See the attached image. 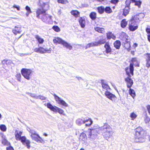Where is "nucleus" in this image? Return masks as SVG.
Returning <instances> with one entry per match:
<instances>
[{"label": "nucleus", "mask_w": 150, "mask_h": 150, "mask_svg": "<svg viewBox=\"0 0 150 150\" xmlns=\"http://www.w3.org/2000/svg\"><path fill=\"white\" fill-rule=\"evenodd\" d=\"M139 15L136 14L132 16L129 20L128 29L131 31H134L138 28V21L139 20Z\"/></svg>", "instance_id": "obj_1"}, {"label": "nucleus", "mask_w": 150, "mask_h": 150, "mask_svg": "<svg viewBox=\"0 0 150 150\" xmlns=\"http://www.w3.org/2000/svg\"><path fill=\"white\" fill-rule=\"evenodd\" d=\"M38 4L42 8H39L36 10V17L40 18V15L42 16L46 13V10L44 9L46 6H48V2L46 0H39Z\"/></svg>", "instance_id": "obj_2"}, {"label": "nucleus", "mask_w": 150, "mask_h": 150, "mask_svg": "<svg viewBox=\"0 0 150 150\" xmlns=\"http://www.w3.org/2000/svg\"><path fill=\"white\" fill-rule=\"evenodd\" d=\"M101 83L103 90L105 91V96L109 99L115 101L117 99L116 96L110 92L108 91V90L110 89L109 86L103 80H101Z\"/></svg>", "instance_id": "obj_3"}, {"label": "nucleus", "mask_w": 150, "mask_h": 150, "mask_svg": "<svg viewBox=\"0 0 150 150\" xmlns=\"http://www.w3.org/2000/svg\"><path fill=\"white\" fill-rule=\"evenodd\" d=\"M22 132H15L16 139L17 140L20 141L22 144L26 146L28 149L30 148V141L26 139V137L24 136H21Z\"/></svg>", "instance_id": "obj_4"}, {"label": "nucleus", "mask_w": 150, "mask_h": 150, "mask_svg": "<svg viewBox=\"0 0 150 150\" xmlns=\"http://www.w3.org/2000/svg\"><path fill=\"white\" fill-rule=\"evenodd\" d=\"M145 137L144 132H136L134 141L136 142H143L145 141Z\"/></svg>", "instance_id": "obj_5"}, {"label": "nucleus", "mask_w": 150, "mask_h": 150, "mask_svg": "<svg viewBox=\"0 0 150 150\" xmlns=\"http://www.w3.org/2000/svg\"><path fill=\"white\" fill-rule=\"evenodd\" d=\"M32 72L31 69L26 68H23L21 70V73L23 76L28 80L30 79V76Z\"/></svg>", "instance_id": "obj_6"}, {"label": "nucleus", "mask_w": 150, "mask_h": 150, "mask_svg": "<svg viewBox=\"0 0 150 150\" xmlns=\"http://www.w3.org/2000/svg\"><path fill=\"white\" fill-rule=\"evenodd\" d=\"M125 3L126 5L123 9L122 15L125 17L129 14L130 10V0H126Z\"/></svg>", "instance_id": "obj_7"}, {"label": "nucleus", "mask_w": 150, "mask_h": 150, "mask_svg": "<svg viewBox=\"0 0 150 150\" xmlns=\"http://www.w3.org/2000/svg\"><path fill=\"white\" fill-rule=\"evenodd\" d=\"M134 67L131 64L125 68V71L127 76H133L134 75Z\"/></svg>", "instance_id": "obj_8"}, {"label": "nucleus", "mask_w": 150, "mask_h": 150, "mask_svg": "<svg viewBox=\"0 0 150 150\" xmlns=\"http://www.w3.org/2000/svg\"><path fill=\"white\" fill-rule=\"evenodd\" d=\"M51 51V48L49 49H45L42 47H39L36 48L34 50L35 52L39 53L41 54H44L46 53H50Z\"/></svg>", "instance_id": "obj_9"}, {"label": "nucleus", "mask_w": 150, "mask_h": 150, "mask_svg": "<svg viewBox=\"0 0 150 150\" xmlns=\"http://www.w3.org/2000/svg\"><path fill=\"white\" fill-rule=\"evenodd\" d=\"M30 136L33 140L37 142L42 143L43 144H44L45 142L39 136L38 134H36L35 133H32Z\"/></svg>", "instance_id": "obj_10"}, {"label": "nucleus", "mask_w": 150, "mask_h": 150, "mask_svg": "<svg viewBox=\"0 0 150 150\" xmlns=\"http://www.w3.org/2000/svg\"><path fill=\"white\" fill-rule=\"evenodd\" d=\"M86 122H89V123H86V126H90L93 123V121L90 118H88L85 120H83L81 119H79L76 121L77 124L79 125H80L82 123H85Z\"/></svg>", "instance_id": "obj_11"}, {"label": "nucleus", "mask_w": 150, "mask_h": 150, "mask_svg": "<svg viewBox=\"0 0 150 150\" xmlns=\"http://www.w3.org/2000/svg\"><path fill=\"white\" fill-rule=\"evenodd\" d=\"M132 76H127L125 79V81L128 88H131L133 84V81L131 77Z\"/></svg>", "instance_id": "obj_12"}, {"label": "nucleus", "mask_w": 150, "mask_h": 150, "mask_svg": "<svg viewBox=\"0 0 150 150\" xmlns=\"http://www.w3.org/2000/svg\"><path fill=\"white\" fill-rule=\"evenodd\" d=\"M52 16L50 15L45 13L43 15L41 18L42 20L44 22H49L51 19Z\"/></svg>", "instance_id": "obj_13"}, {"label": "nucleus", "mask_w": 150, "mask_h": 150, "mask_svg": "<svg viewBox=\"0 0 150 150\" xmlns=\"http://www.w3.org/2000/svg\"><path fill=\"white\" fill-rule=\"evenodd\" d=\"M129 62L130 63L129 64H131L133 66L134 65L136 67H139V62L136 57L132 58L129 61Z\"/></svg>", "instance_id": "obj_14"}, {"label": "nucleus", "mask_w": 150, "mask_h": 150, "mask_svg": "<svg viewBox=\"0 0 150 150\" xmlns=\"http://www.w3.org/2000/svg\"><path fill=\"white\" fill-rule=\"evenodd\" d=\"M78 22L81 28H85L86 25V21L84 16L80 17L78 19Z\"/></svg>", "instance_id": "obj_15"}, {"label": "nucleus", "mask_w": 150, "mask_h": 150, "mask_svg": "<svg viewBox=\"0 0 150 150\" xmlns=\"http://www.w3.org/2000/svg\"><path fill=\"white\" fill-rule=\"evenodd\" d=\"M106 34L107 40H110L111 39H112L113 40H115L116 37L112 32H108Z\"/></svg>", "instance_id": "obj_16"}, {"label": "nucleus", "mask_w": 150, "mask_h": 150, "mask_svg": "<svg viewBox=\"0 0 150 150\" xmlns=\"http://www.w3.org/2000/svg\"><path fill=\"white\" fill-rule=\"evenodd\" d=\"M145 56L146 58V66L147 68H149L150 67V53H146Z\"/></svg>", "instance_id": "obj_17"}, {"label": "nucleus", "mask_w": 150, "mask_h": 150, "mask_svg": "<svg viewBox=\"0 0 150 150\" xmlns=\"http://www.w3.org/2000/svg\"><path fill=\"white\" fill-rule=\"evenodd\" d=\"M47 106L51 110L57 113V112L58 108L56 106H53L50 103H48L47 104Z\"/></svg>", "instance_id": "obj_18"}, {"label": "nucleus", "mask_w": 150, "mask_h": 150, "mask_svg": "<svg viewBox=\"0 0 150 150\" xmlns=\"http://www.w3.org/2000/svg\"><path fill=\"white\" fill-rule=\"evenodd\" d=\"M105 48V52L106 53H110L112 52V49L108 42H106L104 45Z\"/></svg>", "instance_id": "obj_19"}, {"label": "nucleus", "mask_w": 150, "mask_h": 150, "mask_svg": "<svg viewBox=\"0 0 150 150\" xmlns=\"http://www.w3.org/2000/svg\"><path fill=\"white\" fill-rule=\"evenodd\" d=\"M12 31L13 33L16 35L20 34L22 32L21 28L19 27L16 26L12 30Z\"/></svg>", "instance_id": "obj_20"}, {"label": "nucleus", "mask_w": 150, "mask_h": 150, "mask_svg": "<svg viewBox=\"0 0 150 150\" xmlns=\"http://www.w3.org/2000/svg\"><path fill=\"white\" fill-rule=\"evenodd\" d=\"M64 41L63 40L59 37L55 38L53 40L54 44L56 45L58 44H61L62 45Z\"/></svg>", "instance_id": "obj_21"}, {"label": "nucleus", "mask_w": 150, "mask_h": 150, "mask_svg": "<svg viewBox=\"0 0 150 150\" xmlns=\"http://www.w3.org/2000/svg\"><path fill=\"white\" fill-rule=\"evenodd\" d=\"M94 29L96 31L100 33L103 34L105 32V29L103 28L96 27L94 28Z\"/></svg>", "instance_id": "obj_22"}, {"label": "nucleus", "mask_w": 150, "mask_h": 150, "mask_svg": "<svg viewBox=\"0 0 150 150\" xmlns=\"http://www.w3.org/2000/svg\"><path fill=\"white\" fill-rule=\"evenodd\" d=\"M71 14L75 18L79 17L80 15V13L77 10H72L71 12Z\"/></svg>", "instance_id": "obj_23"}, {"label": "nucleus", "mask_w": 150, "mask_h": 150, "mask_svg": "<svg viewBox=\"0 0 150 150\" xmlns=\"http://www.w3.org/2000/svg\"><path fill=\"white\" fill-rule=\"evenodd\" d=\"M113 45L114 47L117 49L119 50L120 49L121 45V43L120 41L116 40L114 42Z\"/></svg>", "instance_id": "obj_24"}, {"label": "nucleus", "mask_w": 150, "mask_h": 150, "mask_svg": "<svg viewBox=\"0 0 150 150\" xmlns=\"http://www.w3.org/2000/svg\"><path fill=\"white\" fill-rule=\"evenodd\" d=\"M127 25V21L125 19H122L120 22V26L122 28H124L126 27Z\"/></svg>", "instance_id": "obj_25"}, {"label": "nucleus", "mask_w": 150, "mask_h": 150, "mask_svg": "<svg viewBox=\"0 0 150 150\" xmlns=\"http://www.w3.org/2000/svg\"><path fill=\"white\" fill-rule=\"evenodd\" d=\"M1 134L2 135V143L4 145H8L10 144V143L8 142L6 139H5V137L4 136L2 133H1Z\"/></svg>", "instance_id": "obj_26"}, {"label": "nucleus", "mask_w": 150, "mask_h": 150, "mask_svg": "<svg viewBox=\"0 0 150 150\" xmlns=\"http://www.w3.org/2000/svg\"><path fill=\"white\" fill-rule=\"evenodd\" d=\"M35 38L37 40L39 44H42L44 41V39L43 38H41L38 35H35Z\"/></svg>", "instance_id": "obj_27"}, {"label": "nucleus", "mask_w": 150, "mask_h": 150, "mask_svg": "<svg viewBox=\"0 0 150 150\" xmlns=\"http://www.w3.org/2000/svg\"><path fill=\"white\" fill-rule=\"evenodd\" d=\"M64 47L69 50H71L72 48V47L70 44L64 40L62 44Z\"/></svg>", "instance_id": "obj_28"}, {"label": "nucleus", "mask_w": 150, "mask_h": 150, "mask_svg": "<svg viewBox=\"0 0 150 150\" xmlns=\"http://www.w3.org/2000/svg\"><path fill=\"white\" fill-rule=\"evenodd\" d=\"M89 16L90 18L93 20H95L96 18L97 14L95 12H91Z\"/></svg>", "instance_id": "obj_29"}, {"label": "nucleus", "mask_w": 150, "mask_h": 150, "mask_svg": "<svg viewBox=\"0 0 150 150\" xmlns=\"http://www.w3.org/2000/svg\"><path fill=\"white\" fill-rule=\"evenodd\" d=\"M97 9L98 13L100 14H103L105 11V8L102 6L97 7Z\"/></svg>", "instance_id": "obj_30"}, {"label": "nucleus", "mask_w": 150, "mask_h": 150, "mask_svg": "<svg viewBox=\"0 0 150 150\" xmlns=\"http://www.w3.org/2000/svg\"><path fill=\"white\" fill-rule=\"evenodd\" d=\"M105 12L106 13L110 14L112 12V11L110 7L107 6L105 8Z\"/></svg>", "instance_id": "obj_31"}, {"label": "nucleus", "mask_w": 150, "mask_h": 150, "mask_svg": "<svg viewBox=\"0 0 150 150\" xmlns=\"http://www.w3.org/2000/svg\"><path fill=\"white\" fill-rule=\"evenodd\" d=\"M98 46V45L97 42H93L88 43L87 45V46L89 47L94 46Z\"/></svg>", "instance_id": "obj_32"}, {"label": "nucleus", "mask_w": 150, "mask_h": 150, "mask_svg": "<svg viewBox=\"0 0 150 150\" xmlns=\"http://www.w3.org/2000/svg\"><path fill=\"white\" fill-rule=\"evenodd\" d=\"M129 94L133 97V98H134L136 96L135 92L134 90L130 88H129Z\"/></svg>", "instance_id": "obj_33"}, {"label": "nucleus", "mask_w": 150, "mask_h": 150, "mask_svg": "<svg viewBox=\"0 0 150 150\" xmlns=\"http://www.w3.org/2000/svg\"><path fill=\"white\" fill-rule=\"evenodd\" d=\"M103 134V136L107 140H108V139L111 136L110 132H104Z\"/></svg>", "instance_id": "obj_34"}, {"label": "nucleus", "mask_w": 150, "mask_h": 150, "mask_svg": "<svg viewBox=\"0 0 150 150\" xmlns=\"http://www.w3.org/2000/svg\"><path fill=\"white\" fill-rule=\"evenodd\" d=\"M124 47L127 50H129L130 48V42H126L124 44Z\"/></svg>", "instance_id": "obj_35"}, {"label": "nucleus", "mask_w": 150, "mask_h": 150, "mask_svg": "<svg viewBox=\"0 0 150 150\" xmlns=\"http://www.w3.org/2000/svg\"><path fill=\"white\" fill-rule=\"evenodd\" d=\"M98 45H100L104 44H105L106 42V40L105 39H102L100 40L97 41Z\"/></svg>", "instance_id": "obj_36"}, {"label": "nucleus", "mask_w": 150, "mask_h": 150, "mask_svg": "<svg viewBox=\"0 0 150 150\" xmlns=\"http://www.w3.org/2000/svg\"><path fill=\"white\" fill-rule=\"evenodd\" d=\"M80 139L83 141H85L86 139V136L85 134L82 133L80 136Z\"/></svg>", "instance_id": "obj_37"}, {"label": "nucleus", "mask_w": 150, "mask_h": 150, "mask_svg": "<svg viewBox=\"0 0 150 150\" xmlns=\"http://www.w3.org/2000/svg\"><path fill=\"white\" fill-rule=\"evenodd\" d=\"M137 117V115L134 112H132L130 115V117L132 120H134Z\"/></svg>", "instance_id": "obj_38"}, {"label": "nucleus", "mask_w": 150, "mask_h": 150, "mask_svg": "<svg viewBox=\"0 0 150 150\" xmlns=\"http://www.w3.org/2000/svg\"><path fill=\"white\" fill-rule=\"evenodd\" d=\"M57 1L59 4H63L68 3L67 0H57Z\"/></svg>", "instance_id": "obj_39"}, {"label": "nucleus", "mask_w": 150, "mask_h": 150, "mask_svg": "<svg viewBox=\"0 0 150 150\" xmlns=\"http://www.w3.org/2000/svg\"><path fill=\"white\" fill-rule=\"evenodd\" d=\"M52 28L54 31L57 32H59L60 31V28L57 25L53 26L52 27Z\"/></svg>", "instance_id": "obj_40"}, {"label": "nucleus", "mask_w": 150, "mask_h": 150, "mask_svg": "<svg viewBox=\"0 0 150 150\" xmlns=\"http://www.w3.org/2000/svg\"><path fill=\"white\" fill-rule=\"evenodd\" d=\"M25 9L28 13H26V14L27 16H28L29 14L32 13V12L31 11V9H30V7H29L28 6H26V7H25Z\"/></svg>", "instance_id": "obj_41"}, {"label": "nucleus", "mask_w": 150, "mask_h": 150, "mask_svg": "<svg viewBox=\"0 0 150 150\" xmlns=\"http://www.w3.org/2000/svg\"><path fill=\"white\" fill-rule=\"evenodd\" d=\"M53 96L54 97L55 100L56 102H57L58 103L61 100L60 98L57 96L55 94H54Z\"/></svg>", "instance_id": "obj_42"}, {"label": "nucleus", "mask_w": 150, "mask_h": 150, "mask_svg": "<svg viewBox=\"0 0 150 150\" xmlns=\"http://www.w3.org/2000/svg\"><path fill=\"white\" fill-rule=\"evenodd\" d=\"M58 103L65 107H67L68 106V104L64 100H60Z\"/></svg>", "instance_id": "obj_43"}, {"label": "nucleus", "mask_w": 150, "mask_h": 150, "mask_svg": "<svg viewBox=\"0 0 150 150\" xmlns=\"http://www.w3.org/2000/svg\"><path fill=\"white\" fill-rule=\"evenodd\" d=\"M0 129L2 131H5L6 129V127L5 125H0Z\"/></svg>", "instance_id": "obj_44"}, {"label": "nucleus", "mask_w": 150, "mask_h": 150, "mask_svg": "<svg viewBox=\"0 0 150 150\" xmlns=\"http://www.w3.org/2000/svg\"><path fill=\"white\" fill-rule=\"evenodd\" d=\"M133 2L135 3V5L137 6L139 8L140 7L141 4V2L140 1H135V2Z\"/></svg>", "instance_id": "obj_45"}, {"label": "nucleus", "mask_w": 150, "mask_h": 150, "mask_svg": "<svg viewBox=\"0 0 150 150\" xmlns=\"http://www.w3.org/2000/svg\"><path fill=\"white\" fill-rule=\"evenodd\" d=\"M16 78L18 81H21V75L20 73H19L17 74L16 76Z\"/></svg>", "instance_id": "obj_46"}, {"label": "nucleus", "mask_w": 150, "mask_h": 150, "mask_svg": "<svg viewBox=\"0 0 150 150\" xmlns=\"http://www.w3.org/2000/svg\"><path fill=\"white\" fill-rule=\"evenodd\" d=\"M144 120L146 123H148L150 121V118L147 116H146Z\"/></svg>", "instance_id": "obj_47"}, {"label": "nucleus", "mask_w": 150, "mask_h": 150, "mask_svg": "<svg viewBox=\"0 0 150 150\" xmlns=\"http://www.w3.org/2000/svg\"><path fill=\"white\" fill-rule=\"evenodd\" d=\"M119 2V0H111L110 2L111 3L116 4Z\"/></svg>", "instance_id": "obj_48"}, {"label": "nucleus", "mask_w": 150, "mask_h": 150, "mask_svg": "<svg viewBox=\"0 0 150 150\" xmlns=\"http://www.w3.org/2000/svg\"><path fill=\"white\" fill-rule=\"evenodd\" d=\"M57 112H59L60 114H62L64 112V111L62 109L58 108Z\"/></svg>", "instance_id": "obj_49"}, {"label": "nucleus", "mask_w": 150, "mask_h": 150, "mask_svg": "<svg viewBox=\"0 0 150 150\" xmlns=\"http://www.w3.org/2000/svg\"><path fill=\"white\" fill-rule=\"evenodd\" d=\"M146 107L148 113L150 114V105H147Z\"/></svg>", "instance_id": "obj_50"}, {"label": "nucleus", "mask_w": 150, "mask_h": 150, "mask_svg": "<svg viewBox=\"0 0 150 150\" xmlns=\"http://www.w3.org/2000/svg\"><path fill=\"white\" fill-rule=\"evenodd\" d=\"M146 31L147 33L149 34H150V28H147L146 29Z\"/></svg>", "instance_id": "obj_51"}, {"label": "nucleus", "mask_w": 150, "mask_h": 150, "mask_svg": "<svg viewBox=\"0 0 150 150\" xmlns=\"http://www.w3.org/2000/svg\"><path fill=\"white\" fill-rule=\"evenodd\" d=\"M13 8H16L17 9V10L18 11H19L20 10V7L19 6H17L16 5H14L13 6Z\"/></svg>", "instance_id": "obj_52"}, {"label": "nucleus", "mask_w": 150, "mask_h": 150, "mask_svg": "<svg viewBox=\"0 0 150 150\" xmlns=\"http://www.w3.org/2000/svg\"><path fill=\"white\" fill-rule=\"evenodd\" d=\"M103 128L104 129L108 128V129H109L110 128V126L109 125H108L107 124H105Z\"/></svg>", "instance_id": "obj_53"}, {"label": "nucleus", "mask_w": 150, "mask_h": 150, "mask_svg": "<svg viewBox=\"0 0 150 150\" xmlns=\"http://www.w3.org/2000/svg\"><path fill=\"white\" fill-rule=\"evenodd\" d=\"M96 127L94 126L93 127H91V128H90L88 129V130H90L91 131H92L96 129Z\"/></svg>", "instance_id": "obj_54"}, {"label": "nucleus", "mask_w": 150, "mask_h": 150, "mask_svg": "<svg viewBox=\"0 0 150 150\" xmlns=\"http://www.w3.org/2000/svg\"><path fill=\"white\" fill-rule=\"evenodd\" d=\"M6 150H14V149L12 146H10L8 147H7Z\"/></svg>", "instance_id": "obj_55"}, {"label": "nucleus", "mask_w": 150, "mask_h": 150, "mask_svg": "<svg viewBox=\"0 0 150 150\" xmlns=\"http://www.w3.org/2000/svg\"><path fill=\"white\" fill-rule=\"evenodd\" d=\"M147 37L148 41L150 42V34L147 35Z\"/></svg>", "instance_id": "obj_56"}, {"label": "nucleus", "mask_w": 150, "mask_h": 150, "mask_svg": "<svg viewBox=\"0 0 150 150\" xmlns=\"http://www.w3.org/2000/svg\"><path fill=\"white\" fill-rule=\"evenodd\" d=\"M137 129H140V131H141L142 130V128L141 127H137Z\"/></svg>", "instance_id": "obj_57"}, {"label": "nucleus", "mask_w": 150, "mask_h": 150, "mask_svg": "<svg viewBox=\"0 0 150 150\" xmlns=\"http://www.w3.org/2000/svg\"><path fill=\"white\" fill-rule=\"evenodd\" d=\"M97 1L102 2L103 1H107L108 0H96Z\"/></svg>", "instance_id": "obj_58"}, {"label": "nucleus", "mask_w": 150, "mask_h": 150, "mask_svg": "<svg viewBox=\"0 0 150 150\" xmlns=\"http://www.w3.org/2000/svg\"><path fill=\"white\" fill-rule=\"evenodd\" d=\"M134 47H135L137 46V44L136 43H134L133 45Z\"/></svg>", "instance_id": "obj_59"}, {"label": "nucleus", "mask_w": 150, "mask_h": 150, "mask_svg": "<svg viewBox=\"0 0 150 150\" xmlns=\"http://www.w3.org/2000/svg\"><path fill=\"white\" fill-rule=\"evenodd\" d=\"M76 78L78 80H79L82 79V78L80 77H77Z\"/></svg>", "instance_id": "obj_60"}, {"label": "nucleus", "mask_w": 150, "mask_h": 150, "mask_svg": "<svg viewBox=\"0 0 150 150\" xmlns=\"http://www.w3.org/2000/svg\"><path fill=\"white\" fill-rule=\"evenodd\" d=\"M7 61L8 60H4L3 61L5 63H6Z\"/></svg>", "instance_id": "obj_61"}, {"label": "nucleus", "mask_w": 150, "mask_h": 150, "mask_svg": "<svg viewBox=\"0 0 150 150\" xmlns=\"http://www.w3.org/2000/svg\"><path fill=\"white\" fill-rule=\"evenodd\" d=\"M131 1L133 2H135V1H136L135 0H131Z\"/></svg>", "instance_id": "obj_62"}, {"label": "nucleus", "mask_w": 150, "mask_h": 150, "mask_svg": "<svg viewBox=\"0 0 150 150\" xmlns=\"http://www.w3.org/2000/svg\"><path fill=\"white\" fill-rule=\"evenodd\" d=\"M44 135L45 136H47V134H44Z\"/></svg>", "instance_id": "obj_63"}, {"label": "nucleus", "mask_w": 150, "mask_h": 150, "mask_svg": "<svg viewBox=\"0 0 150 150\" xmlns=\"http://www.w3.org/2000/svg\"><path fill=\"white\" fill-rule=\"evenodd\" d=\"M115 6H113V7H112V8H113V9H115Z\"/></svg>", "instance_id": "obj_64"}]
</instances>
